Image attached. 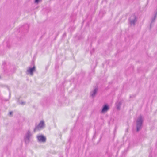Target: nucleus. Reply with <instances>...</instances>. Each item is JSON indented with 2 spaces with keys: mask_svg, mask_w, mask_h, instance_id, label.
Here are the masks:
<instances>
[{
  "mask_svg": "<svg viewBox=\"0 0 157 157\" xmlns=\"http://www.w3.org/2000/svg\"><path fill=\"white\" fill-rule=\"evenodd\" d=\"M142 123V120L141 117H140L137 121V129L138 131L139 130V128L140 127Z\"/></svg>",
  "mask_w": 157,
  "mask_h": 157,
  "instance_id": "1",
  "label": "nucleus"
},
{
  "mask_svg": "<svg viewBox=\"0 0 157 157\" xmlns=\"http://www.w3.org/2000/svg\"><path fill=\"white\" fill-rule=\"evenodd\" d=\"M37 139L40 141L45 142L46 140L45 137L43 135H40L37 136Z\"/></svg>",
  "mask_w": 157,
  "mask_h": 157,
  "instance_id": "2",
  "label": "nucleus"
},
{
  "mask_svg": "<svg viewBox=\"0 0 157 157\" xmlns=\"http://www.w3.org/2000/svg\"><path fill=\"white\" fill-rule=\"evenodd\" d=\"M44 126V123L43 121H41L40 123L39 124L37 128H43Z\"/></svg>",
  "mask_w": 157,
  "mask_h": 157,
  "instance_id": "3",
  "label": "nucleus"
},
{
  "mask_svg": "<svg viewBox=\"0 0 157 157\" xmlns=\"http://www.w3.org/2000/svg\"><path fill=\"white\" fill-rule=\"evenodd\" d=\"M35 67L34 66L33 68L29 69L28 70V72L30 73L31 75H32L33 74V72L35 71Z\"/></svg>",
  "mask_w": 157,
  "mask_h": 157,
  "instance_id": "4",
  "label": "nucleus"
},
{
  "mask_svg": "<svg viewBox=\"0 0 157 157\" xmlns=\"http://www.w3.org/2000/svg\"><path fill=\"white\" fill-rule=\"evenodd\" d=\"M109 109L108 106L107 105H105L103 108L102 112H106Z\"/></svg>",
  "mask_w": 157,
  "mask_h": 157,
  "instance_id": "5",
  "label": "nucleus"
},
{
  "mask_svg": "<svg viewBox=\"0 0 157 157\" xmlns=\"http://www.w3.org/2000/svg\"><path fill=\"white\" fill-rule=\"evenodd\" d=\"M96 90H94V94H92V96H94V95L95 94V93H96Z\"/></svg>",
  "mask_w": 157,
  "mask_h": 157,
  "instance_id": "6",
  "label": "nucleus"
},
{
  "mask_svg": "<svg viewBox=\"0 0 157 157\" xmlns=\"http://www.w3.org/2000/svg\"><path fill=\"white\" fill-rule=\"evenodd\" d=\"M39 0H35V2L36 3H38L39 2Z\"/></svg>",
  "mask_w": 157,
  "mask_h": 157,
  "instance_id": "7",
  "label": "nucleus"
},
{
  "mask_svg": "<svg viewBox=\"0 0 157 157\" xmlns=\"http://www.w3.org/2000/svg\"><path fill=\"white\" fill-rule=\"evenodd\" d=\"M11 113H11V112H10V115H11Z\"/></svg>",
  "mask_w": 157,
  "mask_h": 157,
  "instance_id": "8",
  "label": "nucleus"
}]
</instances>
